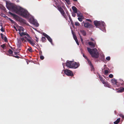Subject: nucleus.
<instances>
[{
	"label": "nucleus",
	"instance_id": "nucleus-32",
	"mask_svg": "<svg viewBox=\"0 0 124 124\" xmlns=\"http://www.w3.org/2000/svg\"><path fill=\"white\" fill-rule=\"evenodd\" d=\"M108 73V71L107 70H105V74L106 75H107Z\"/></svg>",
	"mask_w": 124,
	"mask_h": 124
},
{
	"label": "nucleus",
	"instance_id": "nucleus-39",
	"mask_svg": "<svg viewBox=\"0 0 124 124\" xmlns=\"http://www.w3.org/2000/svg\"><path fill=\"white\" fill-rule=\"evenodd\" d=\"M113 76V75L111 74H110L109 75V77L110 78H112Z\"/></svg>",
	"mask_w": 124,
	"mask_h": 124
},
{
	"label": "nucleus",
	"instance_id": "nucleus-50",
	"mask_svg": "<svg viewBox=\"0 0 124 124\" xmlns=\"http://www.w3.org/2000/svg\"><path fill=\"white\" fill-rule=\"evenodd\" d=\"M75 41L76 43H77V45H79V43L78 42V39L75 40Z\"/></svg>",
	"mask_w": 124,
	"mask_h": 124
},
{
	"label": "nucleus",
	"instance_id": "nucleus-34",
	"mask_svg": "<svg viewBox=\"0 0 124 124\" xmlns=\"http://www.w3.org/2000/svg\"><path fill=\"white\" fill-rule=\"evenodd\" d=\"M68 4H70V1L69 0H64Z\"/></svg>",
	"mask_w": 124,
	"mask_h": 124
},
{
	"label": "nucleus",
	"instance_id": "nucleus-10",
	"mask_svg": "<svg viewBox=\"0 0 124 124\" xmlns=\"http://www.w3.org/2000/svg\"><path fill=\"white\" fill-rule=\"evenodd\" d=\"M91 25L89 23H85L84 24V26L86 28H88L89 27L90 28L91 27Z\"/></svg>",
	"mask_w": 124,
	"mask_h": 124
},
{
	"label": "nucleus",
	"instance_id": "nucleus-48",
	"mask_svg": "<svg viewBox=\"0 0 124 124\" xmlns=\"http://www.w3.org/2000/svg\"><path fill=\"white\" fill-rule=\"evenodd\" d=\"M10 21H11V23H15V22L12 19H11L10 20Z\"/></svg>",
	"mask_w": 124,
	"mask_h": 124
},
{
	"label": "nucleus",
	"instance_id": "nucleus-51",
	"mask_svg": "<svg viewBox=\"0 0 124 124\" xmlns=\"http://www.w3.org/2000/svg\"><path fill=\"white\" fill-rule=\"evenodd\" d=\"M86 20L87 21H89V22H92V21L90 19H86Z\"/></svg>",
	"mask_w": 124,
	"mask_h": 124
},
{
	"label": "nucleus",
	"instance_id": "nucleus-22",
	"mask_svg": "<svg viewBox=\"0 0 124 124\" xmlns=\"http://www.w3.org/2000/svg\"><path fill=\"white\" fill-rule=\"evenodd\" d=\"M26 32H22L21 33H20V32L19 33L20 36H23L25 35H26Z\"/></svg>",
	"mask_w": 124,
	"mask_h": 124
},
{
	"label": "nucleus",
	"instance_id": "nucleus-59",
	"mask_svg": "<svg viewBox=\"0 0 124 124\" xmlns=\"http://www.w3.org/2000/svg\"><path fill=\"white\" fill-rule=\"evenodd\" d=\"M0 35H1V36H3L4 35L2 33H1L0 34Z\"/></svg>",
	"mask_w": 124,
	"mask_h": 124
},
{
	"label": "nucleus",
	"instance_id": "nucleus-2",
	"mask_svg": "<svg viewBox=\"0 0 124 124\" xmlns=\"http://www.w3.org/2000/svg\"><path fill=\"white\" fill-rule=\"evenodd\" d=\"M94 23L95 26L99 28L102 31H105V29L104 25L105 23L104 22L96 21H94Z\"/></svg>",
	"mask_w": 124,
	"mask_h": 124
},
{
	"label": "nucleus",
	"instance_id": "nucleus-23",
	"mask_svg": "<svg viewBox=\"0 0 124 124\" xmlns=\"http://www.w3.org/2000/svg\"><path fill=\"white\" fill-rule=\"evenodd\" d=\"M88 63L89 64V65H90V66H92L93 65L92 64L91 62L90 61L89 59H88L87 60Z\"/></svg>",
	"mask_w": 124,
	"mask_h": 124
},
{
	"label": "nucleus",
	"instance_id": "nucleus-62",
	"mask_svg": "<svg viewBox=\"0 0 124 124\" xmlns=\"http://www.w3.org/2000/svg\"><path fill=\"white\" fill-rule=\"evenodd\" d=\"M1 38H2V39H3L4 38L3 36H1Z\"/></svg>",
	"mask_w": 124,
	"mask_h": 124
},
{
	"label": "nucleus",
	"instance_id": "nucleus-31",
	"mask_svg": "<svg viewBox=\"0 0 124 124\" xmlns=\"http://www.w3.org/2000/svg\"><path fill=\"white\" fill-rule=\"evenodd\" d=\"M62 15L66 19V20H67V17L66 16V15H65V14H64L63 15V14H62Z\"/></svg>",
	"mask_w": 124,
	"mask_h": 124
},
{
	"label": "nucleus",
	"instance_id": "nucleus-9",
	"mask_svg": "<svg viewBox=\"0 0 124 124\" xmlns=\"http://www.w3.org/2000/svg\"><path fill=\"white\" fill-rule=\"evenodd\" d=\"M57 8L58 9L62 15V14H64L65 12L63 9L60 6H58Z\"/></svg>",
	"mask_w": 124,
	"mask_h": 124
},
{
	"label": "nucleus",
	"instance_id": "nucleus-19",
	"mask_svg": "<svg viewBox=\"0 0 124 124\" xmlns=\"http://www.w3.org/2000/svg\"><path fill=\"white\" fill-rule=\"evenodd\" d=\"M46 38H47L48 40L50 42H52V39L48 35V37H47Z\"/></svg>",
	"mask_w": 124,
	"mask_h": 124
},
{
	"label": "nucleus",
	"instance_id": "nucleus-29",
	"mask_svg": "<svg viewBox=\"0 0 124 124\" xmlns=\"http://www.w3.org/2000/svg\"><path fill=\"white\" fill-rule=\"evenodd\" d=\"M21 40L23 42H26V40H25V39H24V38H21Z\"/></svg>",
	"mask_w": 124,
	"mask_h": 124
},
{
	"label": "nucleus",
	"instance_id": "nucleus-49",
	"mask_svg": "<svg viewBox=\"0 0 124 124\" xmlns=\"http://www.w3.org/2000/svg\"><path fill=\"white\" fill-rule=\"evenodd\" d=\"M26 35H25L27 36L29 38L30 37V35H29V34H28L26 33Z\"/></svg>",
	"mask_w": 124,
	"mask_h": 124
},
{
	"label": "nucleus",
	"instance_id": "nucleus-44",
	"mask_svg": "<svg viewBox=\"0 0 124 124\" xmlns=\"http://www.w3.org/2000/svg\"><path fill=\"white\" fill-rule=\"evenodd\" d=\"M13 56L14 57H15L16 58H20V57L18 56H15V55H13Z\"/></svg>",
	"mask_w": 124,
	"mask_h": 124
},
{
	"label": "nucleus",
	"instance_id": "nucleus-53",
	"mask_svg": "<svg viewBox=\"0 0 124 124\" xmlns=\"http://www.w3.org/2000/svg\"><path fill=\"white\" fill-rule=\"evenodd\" d=\"M72 15L73 17H75L76 16V14L75 13H73L72 14Z\"/></svg>",
	"mask_w": 124,
	"mask_h": 124
},
{
	"label": "nucleus",
	"instance_id": "nucleus-17",
	"mask_svg": "<svg viewBox=\"0 0 124 124\" xmlns=\"http://www.w3.org/2000/svg\"><path fill=\"white\" fill-rule=\"evenodd\" d=\"M80 31L84 36H85L86 35V33L85 31L83 30H81Z\"/></svg>",
	"mask_w": 124,
	"mask_h": 124
},
{
	"label": "nucleus",
	"instance_id": "nucleus-36",
	"mask_svg": "<svg viewBox=\"0 0 124 124\" xmlns=\"http://www.w3.org/2000/svg\"><path fill=\"white\" fill-rule=\"evenodd\" d=\"M67 16L68 17H69L70 20H71L72 19L71 18V17L70 16V15L69 14H67Z\"/></svg>",
	"mask_w": 124,
	"mask_h": 124
},
{
	"label": "nucleus",
	"instance_id": "nucleus-45",
	"mask_svg": "<svg viewBox=\"0 0 124 124\" xmlns=\"http://www.w3.org/2000/svg\"><path fill=\"white\" fill-rule=\"evenodd\" d=\"M0 30L4 32L5 31V30L3 29V27H2L1 28Z\"/></svg>",
	"mask_w": 124,
	"mask_h": 124
},
{
	"label": "nucleus",
	"instance_id": "nucleus-14",
	"mask_svg": "<svg viewBox=\"0 0 124 124\" xmlns=\"http://www.w3.org/2000/svg\"><path fill=\"white\" fill-rule=\"evenodd\" d=\"M72 9L75 13H76L77 12V9L76 7L74 6H73L72 7Z\"/></svg>",
	"mask_w": 124,
	"mask_h": 124
},
{
	"label": "nucleus",
	"instance_id": "nucleus-60",
	"mask_svg": "<svg viewBox=\"0 0 124 124\" xmlns=\"http://www.w3.org/2000/svg\"><path fill=\"white\" fill-rule=\"evenodd\" d=\"M114 113H115V114H116V110H115L114 111Z\"/></svg>",
	"mask_w": 124,
	"mask_h": 124
},
{
	"label": "nucleus",
	"instance_id": "nucleus-25",
	"mask_svg": "<svg viewBox=\"0 0 124 124\" xmlns=\"http://www.w3.org/2000/svg\"><path fill=\"white\" fill-rule=\"evenodd\" d=\"M119 91L120 92H122L124 91V88L123 87L122 88H121L119 90Z\"/></svg>",
	"mask_w": 124,
	"mask_h": 124
},
{
	"label": "nucleus",
	"instance_id": "nucleus-26",
	"mask_svg": "<svg viewBox=\"0 0 124 124\" xmlns=\"http://www.w3.org/2000/svg\"><path fill=\"white\" fill-rule=\"evenodd\" d=\"M1 47L3 48L4 49H5V47H6V46L5 44H3V45H1L0 46Z\"/></svg>",
	"mask_w": 124,
	"mask_h": 124
},
{
	"label": "nucleus",
	"instance_id": "nucleus-41",
	"mask_svg": "<svg viewBox=\"0 0 124 124\" xmlns=\"http://www.w3.org/2000/svg\"><path fill=\"white\" fill-rule=\"evenodd\" d=\"M40 58L41 60H43L44 58V57L43 56L41 55L40 57Z\"/></svg>",
	"mask_w": 124,
	"mask_h": 124
},
{
	"label": "nucleus",
	"instance_id": "nucleus-13",
	"mask_svg": "<svg viewBox=\"0 0 124 124\" xmlns=\"http://www.w3.org/2000/svg\"><path fill=\"white\" fill-rule=\"evenodd\" d=\"M112 83L114 85H117V80L115 79H112L111 80Z\"/></svg>",
	"mask_w": 124,
	"mask_h": 124
},
{
	"label": "nucleus",
	"instance_id": "nucleus-27",
	"mask_svg": "<svg viewBox=\"0 0 124 124\" xmlns=\"http://www.w3.org/2000/svg\"><path fill=\"white\" fill-rule=\"evenodd\" d=\"M91 66V70L92 71H94V68L93 67V65Z\"/></svg>",
	"mask_w": 124,
	"mask_h": 124
},
{
	"label": "nucleus",
	"instance_id": "nucleus-40",
	"mask_svg": "<svg viewBox=\"0 0 124 124\" xmlns=\"http://www.w3.org/2000/svg\"><path fill=\"white\" fill-rule=\"evenodd\" d=\"M106 59L108 61H109L110 60V57L109 56H108L106 58Z\"/></svg>",
	"mask_w": 124,
	"mask_h": 124
},
{
	"label": "nucleus",
	"instance_id": "nucleus-47",
	"mask_svg": "<svg viewBox=\"0 0 124 124\" xmlns=\"http://www.w3.org/2000/svg\"><path fill=\"white\" fill-rule=\"evenodd\" d=\"M4 41L5 42H7V39L6 37H5L4 38Z\"/></svg>",
	"mask_w": 124,
	"mask_h": 124
},
{
	"label": "nucleus",
	"instance_id": "nucleus-15",
	"mask_svg": "<svg viewBox=\"0 0 124 124\" xmlns=\"http://www.w3.org/2000/svg\"><path fill=\"white\" fill-rule=\"evenodd\" d=\"M99 78L100 81L102 82V83H104L105 82V79L103 78L101 75H99Z\"/></svg>",
	"mask_w": 124,
	"mask_h": 124
},
{
	"label": "nucleus",
	"instance_id": "nucleus-12",
	"mask_svg": "<svg viewBox=\"0 0 124 124\" xmlns=\"http://www.w3.org/2000/svg\"><path fill=\"white\" fill-rule=\"evenodd\" d=\"M103 84H104V86H105L110 88L111 87V85L107 82L105 81L104 83H103Z\"/></svg>",
	"mask_w": 124,
	"mask_h": 124
},
{
	"label": "nucleus",
	"instance_id": "nucleus-38",
	"mask_svg": "<svg viewBox=\"0 0 124 124\" xmlns=\"http://www.w3.org/2000/svg\"><path fill=\"white\" fill-rule=\"evenodd\" d=\"M120 84H121V85H122L124 86V82L123 81H121Z\"/></svg>",
	"mask_w": 124,
	"mask_h": 124
},
{
	"label": "nucleus",
	"instance_id": "nucleus-6",
	"mask_svg": "<svg viewBox=\"0 0 124 124\" xmlns=\"http://www.w3.org/2000/svg\"><path fill=\"white\" fill-rule=\"evenodd\" d=\"M10 8L12 10L17 14L19 13V10L21 8L18 7L16 5L13 4L11 5Z\"/></svg>",
	"mask_w": 124,
	"mask_h": 124
},
{
	"label": "nucleus",
	"instance_id": "nucleus-35",
	"mask_svg": "<svg viewBox=\"0 0 124 124\" xmlns=\"http://www.w3.org/2000/svg\"><path fill=\"white\" fill-rule=\"evenodd\" d=\"M83 56L87 60H88V58L84 54H83Z\"/></svg>",
	"mask_w": 124,
	"mask_h": 124
},
{
	"label": "nucleus",
	"instance_id": "nucleus-56",
	"mask_svg": "<svg viewBox=\"0 0 124 124\" xmlns=\"http://www.w3.org/2000/svg\"><path fill=\"white\" fill-rule=\"evenodd\" d=\"M81 42H82V43H83V39H81Z\"/></svg>",
	"mask_w": 124,
	"mask_h": 124
},
{
	"label": "nucleus",
	"instance_id": "nucleus-7",
	"mask_svg": "<svg viewBox=\"0 0 124 124\" xmlns=\"http://www.w3.org/2000/svg\"><path fill=\"white\" fill-rule=\"evenodd\" d=\"M24 38L26 39L27 41L32 46H34L35 45L34 42L33 40L31 39H29L27 37L25 36L23 37Z\"/></svg>",
	"mask_w": 124,
	"mask_h": 124
},
{
	"label": "nucleus",
	"instance_id": "nucleus-8",
	"mask_svg": "<svg viewBox=\"0 0 124 124\" xmlns=\"http://www.w3.org/2000/svg\"><path fill=\"white\" fill-rule=\"evenodd\" d=\"M64 72L66 75L68 76H73V74L72 72L69 70L67 69L65 70Z\"/></svg>",
	"mask_w": 124,
	"mask_h": 124
},
{
	"label": "nucleus",
	"instance_id": "nucleus-4",
	"mask_svg": "<svg viewBox=\"0 0 124 124\" xmlns=\"http://www.w3.org/2000/svg\"><path fill=\"white\" fill-rule=\"evenodd\" d=\"M19 10V13L18 14H19L25 18L29 16V13L27 10L21 7Z\"/></svg>",
	"mask_w": 124,
	"mask_h": 124
},
{
	"label": "nucleus",
	"instance_id": "nucleus-63",
	"mask_svg": "<svg viewBox=\"0 0 124 124\" xmlns=\"http://www.w3.org/2000/svg\"><path fill=\"white\" fill-rule=\"evenodd\" d=\"M73 1H77V0H73Z\"/></svg>",
	"mask_w": 124,
	"mask_h": 124
},
{
	"label": "nucleus",
	"instance_id": "nucleus-64",
	"mask_svg": "<svg viewBox=\"0 0 124 124\" xmlns=\"http://www.w3.org/2000/svg\"><path fill=\"white\" fill-rule=\"evenodd\" d=\"M22 28V29H21L22 30V31H23L24 30L23 29V28Z\"/></svg>",
	"mask_w": 124,
	"mask_h": 124
},
{
	"label": "nucleus",
	"instance_id": "nucleus-37",
	"mask_svg": "<svg viewBox=\"0 0 124 124\" xmlns=\"http://www.w3.org/2000/svg\"><path fill=\"white\" fill-rule=\"evenodd\" d=\"M14 54L16 55H20V54H19V52H14Z\"/></svg>",
	"mask_w": 124,
	"mask_h": 124
},
{
	"label": "nucleus",
	"instance_id": "nucleus-1",
	"mask_svg": "<svg viewBox=\"0 0 124 124\" xmlns=\"http://www.w3.org/2000/svg\"><path fill=\"white\" fill-rule=\"evenodd\" d=\"M87 49L91 56L93 58H96L94 60L95 61H98L99 60L97 58L99 57V53L97 51V49L96 48L91 49L87 47Z\"/></svg>",
	"mask_w": 124,
	"mask_h": 124
},
{
	"label": "nucleus",
	"instance_id": "nucleus-24",
	"mask_svg": "<svg viewBox=\"0 0 124 124\" xmlns=\"http://www.w3.org/2000/svg\"><path fill=\"white\" fill-rule=\"evenodd\" d=\"M27 50L30 52H32V48L31 47H30L29 48H28Z\"/></svg>",
	"mask_w": 124,
	"mask_h": 124
},
{
	"label": "nucleus",
	"instance_id": "nucleus-28",
	"mask_svg": "<svg viewBox=\"0 0 124 124\" xmlns=\"http://www.w3.org/2000/svg\"><path fill=\"white\" fill-rule=\"evenodd\" d=\"M75 25L76 26H79L80 24L78 22H76L75 23Z\"/></svg>",
	"mask_w": 124,
	"mask_h": 124
},
{
	"label": "nucleus",
	"instance_id": "nucleus-18",
	"mask_svg": "<svg viewBox=\"0 0 124 124\" xmlns=\"http://www.w3.org/2000/svg\"><path fill=\"white\" fill-rule=\"evenodd\" d=\"M120 118H118L115 121L114 123L115 124H117L119 122Z\"/></svg>",
	"mask_w": 124,
	"mask_h": 124
},
{
	"label": "nucleus",
	"instance_id": "nucleus-3",
	"mask_svg": "<svg viewBox=\"0 0 124 124\" xmlns=\"http://www.w3.org/2000/svg\"><path fill=\"white\" fill-rule=\"evenodd\" d=\"M79 64L76 62L74 63L71 61H67L66 66L68 67L76 69L79 66Z\"/></svg>",
	"mask_w": 124,
	"mask_h": 124
},
{
	"label": "nucleus",
	"instance_id": "nucleus-43",
	"mask_svg": "<svg viewBox=\"0 0 124 124\" xmlns=\"http://www.w3.org/2000/svg\"><path fill=\"white\" fill-rule=\"evenodd\" d=\"M119 116L121 117H122L123 118H124V116L122 114H120L119 115Z\"/></svg>",
	"mask_w": 124,
	"mask_h": 124
},
{
	"label": "nucleus",
	"instance_id": "nucleus-58",
	"mask_svg": "<svg viewBox=\"0 0 124 124\" xmlns=\"http://www.w3.org/2000/svg\"><path fill=\"white\" fill-rule=\"evenodd\" d=\"M91 40L92 41H94V40L93 39V38H91Z\"/></svg>",
	"mask_w": 124,
	"mask_h": 124
},
{
	"label": "nucleus",
	"instance_id": "nucleus-16",
	"mask_svg": "<svg viewBox=\"0 0 124 124\" xmlns=\"http://www.w3.org/2000/svg\"><path fill=\"white\" fill-rule=\"evenodd\" d=\"M32 23L34 24L36 27L39 26V23H37L35 22L34 19H32Z\"/></svg>",
	"mask_w": 124,
	"mask_h": 124
},
{
	"label": "nucleus",
	"instance_id": "nucleus-46",
	"mask_svg": "<svg viewBox=\"0 0 124 124\" xmlns=\"http://www.w3.org/2000/svg\"><path fill=\"white\" fill-rule=\"evenodd\" d=\"M35 38L36 39L35 40L36 41L38 42L39 41V39L36 36L35 37Z\"/></svg>",
	"mask_w": 124,
	"mask_h": 124
},
{
	"label": "nucleus",
	"instance_id": "nucleus-57",
	"mask_svg": "<svg viewBox=\"0 0 124 124\" xmlns=\"http://www.w3.org/2000/svg\"><path fill=\"white\" fill-rule=\"evenodd\" d=\"M79 35H80V39H83L82 37V36H80V35L79 34Z\"/></svg>",
	"mask_w": 124,
	"mask_h": 124
},
{
	"label": "nucleus",
	"instance_id": "nucleus-33",
	"mask_svg": "<svg viewBox=\"0 0 124 124\" xmlns=\"http://www.w3.org/2000/svg\"><path fill=\"white\" fill-rule=\"evenodd\" d=\"M43 35H44L45 37H46V38L48 37V35H47L45 33H43Z\"/></svg>",
	"mask_w": 124,
	"mask_h": 124
},
{
	"label": "nucleus",
	"instance_id": "nucleus-5",
	"mask_svg": "<svg viewBox=\"0 0 124 124\" xmlns=\"http://www.w3.org/2000/svg\"><path fill=\"white\" fill-rule=\"evenodd\" d=\"M9 14L13 16V17L16 20L19 21L21 23H25L26 21L25 20L23 19L16 15L13 13L10 12H9Z\"/></svg>",
	"mask_w": 124,
	"mask_h": 124
},
{
	"label": "nucleus",
	"instance_id": "nucleus-55",
	"mask_svg": "<svg viewBox=\"0 0 124 124\" xmlns=\"http://www.w3.org/2000/svg\"><path fill=\"white\" fill-rule=\"evenodd\" d=\"M14 28L15 29L16 31H17V30L16 29V27L15 26H14Z\"/></svg>",
	"mask_w": 124,
	"mask_h": 124
},
{
	"label": "nucleus",
	"instance_id": "nucleus-42",
	"mask_svg": "<svg viewBox=\"0 0 124 124\" xmlns=\"http://www.w3.org/2000/svg\"><path fill=\"white\" fill-rule=\"evenodd\" d=\"M78 20L80 22H81L82 21V19L81 17H78Z\"/></svg>",
	"mask_w": 124,
	"mask_h": 124
},
{
	"label": "nucleus",
	"instance_id": "nucleus-54",
	"mask_svg": "<svg viewBox=\"0 0 124 124\" xmlns=\"http://www.w3.org/2000/svg\"><path fill=\"white\" fill-rule=\"evenodd\" d=\"M70 21L71 24L72 25V26H73V22L72 20V19H71V20H70Z\"/></svg>",
	"mask_w": 124,
	"mask_h": 124
},
{
	"label": "nucleus",
	"instance_id": "nucleus-52",
	"mask_svg": "<svg viewBox=\"0 0 124 124\" xmlns=\"http://www.w3.org/2000/svg\"><path fill=\"white\" fill-rule=\"evenodd\" d=\"M39 54L40 55H41L42 54V52L40 50H39Z\"/></svg>",
	"mask_w": 124,
	"mask_h": 124
},
{
	"label": "nucleus",
	"instance_id": "nucleus-30",
	"mask_svg": "<svg viewBox=\"0 0 124 124\" xmlns=\"http://www.w3.org/2000/svg\"><path fill=\"white\" fill-rule=\"evenodd\" d=\"M8 53L10 54H12L13 53V52L10 49H9L8 51Z\"/></svg>",
	"mask_w": 124,
	"mask_h": 124
},
{
	"label": "nucleus",
	"instance_id": "nucleus-11",
	"mask_svg": "<svg viewBox=\"0 0 124 124\" xmlns=\"http://www.w3.org/2000/svg\"><path fill=\"white\" fill-rule=\"evenodd\" d=\"M88 44L90 46H92L91 47L94 48L95 47V43H94L93 42H88Z\"/></svg>",
	"mask_w": 124,
	"mask_h": 124
},
{
	"label": "nucleus",
	"instance_id": "nucleus-61",
	"mask_svg": "<svg viewBox=\"0 0 124 124\" xmlns=\"http://www.w3.org/2000/svg\"><path fill=\"white\" fill-rule=\"evenodd\" d=\"M8 20L10 21L11 19L10 18H8Z\"/></svg>",
	"mask_w": 124,
	"mask_h": 124
},
{
	"label": "nucleus",
	"instance_id": "nucleus-20",
	"mask_svg": "<svg viewBox=\"0 0 124 124\" xmlns=\"http://www.w3.org/2000/svg\"><path fill=\"white\" fill-rule=\"evenodd\" d=\"M72 34L73 35V38H74V40H75V41L77 40L78 39H77V38L76 36V35H75L74 34V33L72 31Z\"/></svg>",
	"mask_w": 124,
	"mask_h": 124
},
{
	"label": "nucleus",
	"instance_id": "nucleus-21",
	"mask_svg": "<svg viewBox=\"0 0 124 124\" xmlns=\"http://www.w3.org/2000/svg\"><path fill=\"white\" fill-rule=\"evenodd\" d=\"M41 40L43 42H45L46 41V39L45 37H42L41 38Z\"/></svg>",
	"mask_w": 124,
	"mask_h": 124
}]
</instances>
